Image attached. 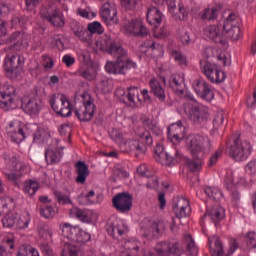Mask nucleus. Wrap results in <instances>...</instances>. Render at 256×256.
<instances>
[{"instance_id": "f257e3e1", "label": "nucleus", "mask_w": 256, "mask_h": 256, "mask_svg": "<svg viewBox=\"0 0 256 256\" xmlns=\"http://www.w3.org/2000/svg\"><path fill=\"white\" fill-rule=\"evenodd\" d=\"M96 49L105 51L116 58V61H107L105 64L106 73L112 75H127L131 69H137V62L129 57V52L120 44L113 41L111 34H104L96 42Z\"/></svg>"}, {"instance_id": "f03ea898", "label": "nucleus", "mask_w": 256, "mask_h": 256, "mask_svg": "<svg viewBox=\"0 0 256 256\" xmlns=\"http://www.w3.org/2000/svg\"><path fill=\"white\" fill-rule=\"evenodd\" d=\"M138 140H123V134L118 131H114L111 135L112 139L118 143L121 149L124 151H135L137 155H143L147 151V147L153 145V137L151 132L147 131L143 127H139L135 130Z\"/></svg>"}, {"instance_id": "7ed1b4c3", "label": "nucleus", "mask_w": 256, "mask_h": 256, "mask_svg": "<svg viewBox=\"0 0 256 256\" xmlns=\"http://www.w3.org/2000/svg\"><path fill=\"white\" fill-rule=\"evenodd\" d=\"M189 147L194 159L185 158L186 167L190 171H199L203 167V159L197 157V155L211 151V140L207 136L194 135L190 137Z\"/></svg>"}, {"instance_id": "20e7f679", "label": "nucleus", "mask_w": 256, "mask_h": 256, "mask_svg": "<svg viewBox=\"0 0 256 256\" xmlns=\"http://www.w3.org/2000/svg\"><path fill=\"white\" fill-rule=\"evenodd\" d=\"M252 152L253 146L251 142L241 140L239 136H232L227 142L226 153L235 161H246Z\"/></svg>"}, {"instance_id": "39448f33", "label": "nucleus", "mask_w": 256, "mask_h": 256, "mask_svg": "<svg viewBox=\"0 0 256 256\" xmlns=\"http://www.w3.org/2000/svg\"><path fill=\"white\" fill-rule=\"evenodd\" d=\"M63 237L69 241L76 243H89L91 241V234L81 229L79 225L73 226L70 223L64 222L60 224Z\"/></svg>"}, {"instance_id": "423d86ee", "label": "nucleus", "mask_w": 256, "mask_h": 256, "mask_svg": "<svg viewBox=\"0 0 256 256\" xmlns=\"http://www.w3.org/2000/svg\"><path fill=\"white\" fill-rule=\"evenodd\" d=\"M154 251L156 256H182L185 254V249L175 239L158 242Z\"/></svg>"}, {"instance_id": "0eeeda50", "label": "nucleus", "mask_w": 256, "mask_h": 256, "mask_svg": "<svg viewBox=\"0 0 256 256\" xmlns=\"http://www.w3.org/2000/svg\"><path fill=\"white\" fill-rule=\"evenodd\" d=\"M82 98L83 106L76 109L74 113L79 121H81L82 123H87L91 121V119H93L97 108L95 106V103H93V98L89 93L82 94Z\"/></svg>"}, {"instance_id": "6e6552de", "label": "nucleus", "mask_w": 256, "mask_h": 256, "mask_svg": "<svg viewBox=\"0 0 256 256\" xmlns=\"http://www.w3.org/2000/svg\"><path fill=\"white\" fill-rule=\"evenodd\" d=\"M25 65V56L17 53H9L4 60V69L7 77L13 79Z\"/></svg>"}, {"instance_id": "1a4fd4ad", "label": "nucleus", "mask_w": 256, "mask_h": 256, "mask_svg": "<svg viewBox=\"0 0 256 256\" xmlns=\"http://www.w3.org/2000/svg\"><path fill=\"white\" fill-rule=\"evenodd\" d=\"M49 103L57 115L61 117H71V102L65 94L52 95Z\"/></svg>"}, {"instance_id": "9d476101", "label": "nucleus", "mask_w": 256, "mask_h": 256, "mask_svg": "<svg viewBox=\"0 0 256 256\" xmlns=\"http://www.w3.org/2000/svg\"><path fill=\"white\" fill-rule=\"evenodd\" d=\"M223 30L226 33V37L232 41H239L241 37V28L239 27V19L235 13H230L224 20Z\"/></svg>"}, {"instance_id": "9b49d317", "label": "nucleus", "mask_w": 256, "mask_h": 256, "mask_svg": "<svg viewBox=\"0 0 256 256\" xmlns=\"http://www.w3.org/2000/svg\"><path fill=\"white\" fill-rule=\"evenodd\" d=\"M21 109L26 113V115H30V117H35L39 113H41V109H43V100L39 97H28L24 96L21 100Z\"/></svg>"}, {"instance_id": "f8f14e48", "label": "nucleus", "mask_w": 256, "mask_h": 256, "mask_svg": "<svg viewBox=\"0 0 256 256\" xmlns=\"http://www.w3.org/2000/svg\"><path fill=\"white\" fill-rule=\"evenodd\" d=\"M140 229L144 237L159 238L163 235V231H165V224L145 219L141 222Z\"/></svg>"}, {"instance_id": "ddd939ff", "label": "nucleus", "mask_w": 256, "mask_h": 256, "mask_svg": "<svg viewBox=\"0 0 256 256\" xmlns=\"http://www.w3.org/2000/svg\"><path fill=\"white\" fill-rule=\"evenodd\" d=\"M40 15L42 19L51 23L53 27H64L65 19L63 18V14L53 7L43 6L40 11Z\"/></svg>"}, {"instance_id": "4468645a", "label": "nucleus", "mask_w": 256, "mask_h": 256, "mask_svg": "<svg viewBox=\"0 0 256 256\" xmlns=\"http://www.w3.org/2000/svg\"><path fill=\"white\" fill-rule=\"evenodd\" d=\"M100 16L106 25H117L119 23V18L117 17V6L114 2L107 1L102 4L100 8Z\"/></svg>"}, {"instance_id": "2eb2a0df", "label": "nucleus", "mask_w": 256, "mask_h": 256, "mask_svg": "<svg viewBox=\"0 0 256 256\" xmlns=\"http://www.w3.org/2000/svg\"><path fill=\"white\" fill-rule=\"evenodd\" d=\"M123 29L126 35H133L134 37H147L149 35V29L146 28L143 21L138 19L125 22Z\"/></svg>"}, {"instance_id": "dca6fc26", "label": "nucleus", "mask_w": 256, "mask_h": 256, "mask_svg": "<svg viewBox=\"0 0 256 256\" xmlns=\"http://www.w3.org/2000/svg\"><path fill=\"white\" fill-rule=\"evenodd\" d=\"M112 203L118 213H129L133 207V196L129 193H118L112 198Z\"/></svg>"}, {"instance_id": "f3484780", "label": "nucleus", "mask_w": 256, "mask_h": 256, "mask_svg": "<svg viewBox=\"0 0 256 256\" xmlns=\"http://www.w3.org/2000/svg\"><path fill=\"white\" fill-rule=\"evenodd\" d=\"M193 89L198 97L207 103H211L212 100L215 99V93L204 79L195 80Z\"/></svg>"}, {"instance_id": "a211bd4d", "label": "nucleus", "mask_w": 256, "mask_h": 256, "mask_svg": "<svg viewBox=\"0 0 256 256\" xmlns=\"http://www.w3.org/2000/svg\"><path fill=\"white\" fill-rule=\"evenodd\" d=\"M189 115L194 123H204L209 119V108L199 102L191 105Z\"/></svg>"}, {"instance_id": "6ab92c4d", "label": "nucleus", "mask_w": 256, "mask_h": 256, "mask_svg": "<svg viewBox=\"0 0 256 256\" xmlns=\"http://www.w3.org/2000/svg\"><path fill=\"white\" fill-rule=\"evenodd\" d=\"M189 115L194 123H204L209 119V108L199 102L191 105Z\"/></svg>"}, {"instance_id": "aec40b11", "label": "nucleus", "mask_w": 256, "mask_h": 256, "mask_svg": "<svg viewBox=\"0 0 256 256\" xmlns=\"http://www.w3.org/2000/svg\"><path fill=\"white\" fill-rule=\"evenodd\" d=\"M6 132L13 143H21L25 141V130L21 127V122L17 120L9 122L6 127Z\"/></svg>"}, {"instance_id": "412c9836", "label": "nucleus", "mask_w": 256, "mask_h": 256, "mask_svg": "<svg viewBox=\"0 0 256 256\" xmlns=\"http://www.w3.org/2000/svg\"><path fill=\"white\" fill-rule=\"evenodd\" d=\"M203 73L211 83H223L227 79V74L219 70L216 66L206 63L203 67Z\"/></svg>"}, {"instance_id": "4be33fe9", "label": "nucleus", "mask_w": 256, "mask_h": 256, "mask_svg": "<svg viewBox=\"0 0 256 256\" xmlns=\"http://www.w3.org/2000/svg\"><path fill=\"white\" fill-rule=\"evenodd\" d=\"M70 29L73 31L75 37L79 39V41L85 43L87 47H91V33L85 29V26L76 20H72L70 22Z\"/></svg>"}, {"instance_id": "5701e85b", "label": "nucleus", "mask_w": 256, "mask_h": 256, "mask_svg": "<svg viewBox=\"0 0 256 256\" xmlns=\"http://www.w3.org/2000/svg\"><path fill=\"white\" fill-rule=\"evenodd\" d=\"M183 137H185V127H183V122L178 121L168 127V138L174 145L181 143Z\"/></svg>"}, {"instance_id": "b1692460", "label": "nucleus", "mask_w": 256, "mask_h": 256, "mask_svg": "<svg viewBox=\"0 0 256 256\" xmlns=\"http://www.w3.org/2000/svg\"><path fill=\"white\" fill-rule=\"evenodd\" d=\"M15 101V87L7 86L5 90L0 91V107L5 111H9L13 107Z\"/></svg>"}, {"instance_id": "393cba45", "label": "nucleus", "mask_w": 256, "mask_h": 256, "mask_svg": "<svg viewBox=\"0 0 256 256\" xmlns=\"http://www.w3.org/2000/svg\"><path fill=\"white\" fill-rule=\"evenodd\" d=\"M150 93L154 95L160 103H165L167 99V94H165V86L157 78H152L149 80Z\"/></svg>"}, {"instance_id": "a878e982", "label": "nucleus", "mask_w": 256, "mask_h": 256, "mask_svg": "<svg viewBox=\"0 0 256 256\" xmlns=\"http://www.w3.org/2000/svg\"><path fill=\"white\" fill-rule=\"evenodd\" d=\"M205 217H209L216 229H219V223L225 219V208L222 206H214L212 209L206 211L202 219Z\"/></svg>"}, {"instance_id": "bb28decb", "label": "nucleus", "mask_w": 256, "mask_h": 256, "mask_svg": "<svg viewBox=\"0 0 256 256\" xmlns=\"http://www.w3.org/2000/svg\"><path fill=\"white\" fill-rule=\"evenodd\" d=\"M146 19L149 25H153V27H159V25L163 23L165 15H163V12L160 11L159 8L152 6L148 8Z\"/></svg>"}, {"instance_id": "cd10ccee", "label": "nucleus", "mask_w": 256, "mask_h": 256, "mask_svg": "<svg viewBox=\"0 0 256 256\" xmlns=\"http://www.w3.org/2000/svg\"><path fill=\"white\" fill-rule=\"evenodd\" d=\"M71 217H75L81 223H93V211L74 207L70 210Z\"/></svg>"}, {"instance_id": "c85d7f7f", "label": "nucleus", "mask_w": 256, "mask_h": 256, "mask_svg": "<svg viewBox=\"0 0 256 256\" xmlns=\"http://www.w3.org/2000/svg\"><path fill=\"white\" fill-rule=\"evenodd\" d=\"M139 87L130 86L127 88L126 103H129L130 107H139L143 103L141 97H139Z\"/></svg>"}, {"instance_id": "c756f323", "label": "nucleus", "mask_w": 256, "mask_h": 256, "mask_svg": "<svg viewBox=\"0 0 256 256\" xmlns=\"http://www.w3.org/2000/svg\"><path fill=\"white\" fill-rule=\"evenodd\" d=\"M162 157L163 159L159 163H161V165H167L168 167L177 165V163H179L183 159V156L181 155V153H179V150L177 149L166 152V154H162Z\"/></svg>"}, {"instance_id": "7c9ffc66", "label": "nucleus", "mask_w": 256, "mask_h": 256, "mask_svg": "<svg viewBox=\"0 0 256 256\" xmlns=\"http://www.w3.org/2000/svg\"><path fill=\"white\" fill-rule=\"evenodd\" d=\"M63 147L55 148V149H47L45 151V159L48 165H56V163H60L63 158Z\"/></svg>"}, {"instance_id": "2f4dec72", "label": "nucleus", "mask_w": 256, "mask_h": 256, "mask_svg": "<svg viewBox=\"0 0 256 256\" xmlns=\"http://www.w3.org/2000/svg\"><path fill=\"white\" fill-rule=\"evenodd\" d=\"M76 169V183H80L81 185L85 184L87 181V176L89 175V166L85 164L83 161H78L75 163Z\"/></svg>"}, {"instance_id": "473e14b6", "label": "nucleus", "mask_w": 256, "mask_h": 256, "mask_svg": "<svg viewBox=\"0 0 256 256\" xmlns=\"http://www.w3.org/2000/svg\"><path fill=\"white\" fill-rule=\"evenodd\" d=\"M204 34L206 37H209L214 43H221L225 45V40H223V36L221 35V29L217 25H210L204 30Z\"/></svg>"}, {"instance_id": "72a5a7b5", "label": "nucleus", "mask_w": 256, "mask_h": 256, "mask_svg": "<svg viewBox=\"0 0 256 256\" xmlns=\"http://www.w3.org/2000/svg\"><path fill=\"white\" fill-rule=\"evenodd\" d=\"M185 79L180 75L172 76L170 80V87L179 97H183L185 93Z\"/></svg>"}, {"instance_id": "f704fd0d", "label": "nucleus", "mask_w": 256, "mask_h": 256, "mask_svg": "<svg viewBox=\"0 0 256 256\" xmlns=\"http://www.w3.org/2000/svg\"><path fill=\"white\" fill-rule=\"evenodd\" d=\"M202 21H215L219 17V7H207L199 13Z\"/></svg>"}, {"instance_id": "c9c22d12", "label": "nucleus", "mask_w": 256, "mask_h": 256, "mask_svg": "<svg viewBox=\"0 0 256 256\" xmlns=\"http://www.w3.org/2000/svg\"><path fill=\"white\" fill-rule=\"evenodd\" d=\"M5 163L8 165L12 163L13 165V171H17L18 173H23L25 169H27V166L22 161L17 160V157L12 156L11 158L8 156V154L3 155Z\"/></svg>"}, {"instance_id": "e433bc0d", "label": "nucleus", "mask_w": 256, "mask_h": 256, "mask_svg": "<svg viewBox=\"0 0 256 256\" xmlns=\"http://www.w3.org/2000/svg\"><path fill=\"white\" fill-rule=\"evenodd\" d=\"M214 248H210V252L213 256H223V242H221V239L217 236H213L212 238H209V245H213Z\"/></svg>"}, {"instance_id": "4c0bfd02", "label": "nucleus", "mask_w": 256, "mask_h": 256, "mask_svg": "<svg viewBox=\"0 0 256 256\" xmlns=\"http://www.w3.org/2000/svg\"><path fill=\"white\" fill-rule=\"evenodd\" d=\"M39 191V182L33 179L24 182L23 192L28 197H33Z\"/></svg>"}, {"instance_id": "58836bf2", "label": "nucleus", "mask_w": 256, "mask_h": 256, "mask_svg": "<svg viewBox=\"0 0 256 256\" xmlns=\"http://www.w3.org/2000/svg\"><path fill=\"white\" fill-rule=\"evenodd\" d=\"M29 223H31V214H29V212L21 215L16 214V229H27V227H29Z\"/></svg>"}, {"instance_id": "ea45409f", "label": "nucleus", "mask_w": 256, "mask_h": 256, "mask_svg": "<svg viewBox=\"0 0 256 256\" xmlns=\"http://www.w3.org/2000/svg\"><path fill=\"white\" fill-rule=\"evenodd\" d=\"M2 225L6 229H16L17 225V213L9 212L2 218Z\"/></svg>"}, {"instance_id": "a19ab883", "label": "nucleus", "mask_w": 256, "mask_h": 256, "mask_svg": "<svg viewBox=\"0 0 256 256\" xmlns=\"http://www.w3.org/2000/svg\"><path fill=\"white\" fill-rule=\"evenodd\" d=\"M107 232L111 235V237H121L123 233H125V229L123 228V222L121 221H114L110 224L107 229Z\"/></svg>"}, {"instance_id": "79ce46f5", "label": "nucleus", "mask_w": 256, "mask_h": 256, "mask_svg": "<svg viewBox=\"0 0 256 256\" xmlns=\"http://www.w3.org/2000/svg\"><path fill=\"white\" fill-rule=\"evenodd\" d=\"M125 247L126 249H128V251L121 252L119 256H139L138 241H135V242L128 241L125 243Z\"/></svg>"}, {"instance_id": "37998d69", "label": "nucleus", "mask_w": 256, "mask_h": 256, "mask_svg": "<svg viewBox=\"0 0 256 256\" xmlns=\"http://www.w3.org/2000/svg\"><path fill=\"white\" fill-rule=\"evenodd\" d=\"M204 192L209 199L214 201H221L223 199V192L218 187L207 186L204 188Z\"/></svg>"}, {"instance_id": "c03bdc74", "label": "nucleus", "mask_w": 256, "mask_h": 256, "mask_svg": "<svg viewBox=\"0 0 256 256\" xmlns=\"http://www.w3.org/2000/svg\"><path fill=\"white\" fill-rule=\"evenodd\" d=\"M80 255H81V249L79 248V246H75L70 243H66L61 252V256H80Z\"/></svg>"}, {"instance_id": "a18cd8bd", "label": "nucleus", "mask_w": 256, "mask_h": 256, "mask_svg": "<svg viewBox=\"0 0 256 256\" xmlns=\"http://www.w3.org/2000/svg\"><path fill=\"white\" fill-rule=\"evenodd\" d=\"M86 30L90 33L91 47H93V34L97 33L98 35H101L104 31L103 26L98 21H95L89 23Z\"/></svg>"}, {"instance_id": "49530a36", "label": "nucleus", "mask_w": 256, "mask_h": 256, "mask_svg": "<svg viewBox=\"0 0 256 256\" xmlns=\"http://www.w3.org/2000/svg\"><path fill=\"white\" fill-rule=\"evenodd\" d=\"M49 137H51L49 131L45 130L44 128H38L33 134V141L34 143H45Z\"/></svg>"}, {"instance_id": "de8ad7c7", "label": "nucleus", "mask_w": 256, "mask_h": 256, "mask_svg": "<svg viewBox=\"0 0 256 256\" xmlns=\"http://www.w3.org/2000/svg\"><path fill=\"white\" fill-rule=\"evenodd\" d=\"M157 49H161V45L152 40H146L140 46V52H142L144 55H147L149 51H155Z\"/></svg>"}, {"instance_id": "09e8293b", "label": "nucleus", "mask_w": 256, "mask_h": 256, "mask_svg": "<svg viewBox=\"0 0 256 256\" xmlns=\"http://www.w3.org/2000/svg\"><path fill=\"white\" fill-rule=\"evenodd\" d=\"M17 256H39V250L32 246H21L18 250Z\"/></svg>"}, {"instance_id": "8fccbe9b", "label": "nucleus", "mask_w": 256, "mask_h": 256, "mask_svg": "<svg viewBox=\"0 0 256 256\" xmlns=\"http://www.w3.org/2000/svg\"><path fill=\"white\" fill-rule=\"evenodd\" d=\"M184 243L186 244L187 251L191 253L192 255H197V246L195 245V240H193V237L191 234L184 235Z\"/></svg>"}, {"instance_id": "3c124183", "label": "nucleus", "mask_w": 256, "mask_h": 256, "mask_svg": "<svg viewBox=\"0 0 256 256\" xmlns=\"http://www.w3.org/2000/svg\"><path fill=\"white\" fill-rule=\"evenodd\" d=\"M172 208H191V204L189 200L185 197H176L173 199V206Z\"/></svg>"}, {"instance_id": "603ef678", "label": "nucleus", "mask_w": 256, "mask_h": 256, "mask_svg": "<svg viewBox=\"0 0 256 256\" xmlns=\"http://www.w3.org/2000/svg\"><path fill=\"white\" fill-rule=\"evenodd\" d=\"M172 57L180 67H187V57L183 53L175 50L172 52Z\"/></svg>"}, {"instance_id": "864d4df0", "label": "nucleus", "mask_w": 256, "mask_h": 256, "mask_svg": "<svg viewBox=\"0 0 256 256\" xmlns=\"http://www.w3.org/2000/svg\"><path fill=\"white\" fill-rule=\"evenodd\" d=\"M41 217L44 219H53L55 217V209L53 206H45L39 209Z\"/></svg>"}, {"instance_id": "5fc2aeb1", "label": "nucleus", "mask_w": 256, "mask_h": 256, "mask_svg": "<svg viewBox=\"0 0 256 256\" xmlns=\"http://www.w3.org/2000/svg\"><path fill=\"white\" fill-rule=\"evenodd\" d=\"M246 245L248 249H256V232L250 231L246 234Z\"/></svg>"}, {"instance_id": "6e6d98bb", "label": "nucleus", "mask_w": 256, "mask_h": 256, "mask_svg": "<svg viewBox=\"0 0 256 256\" xmlns=\"http://www.w3.org/2000/svg\"><path fill=\"white\" fill-rule=\"evenodd\" d=\"M221 157H223V149L219 148L214 154L210 156L208 167H214V165H217V161H219Z\"/></svg>"}, {"instance_id": "4d7b16f0", "label": "nucleus", "mask_w": 256, "mask_h": 256, "mask_svg": "<svg viewBox=\"0 0 256 256\" xmlns=\"http://www.w3.org/2000/svg\"><path fill=\"white\" fill-rule=\"evenodd\" d=\"M144 127H148V129H150L152 131V133L154 135H156L157 137H159V135H163V131H161V129L157 128V126H155V124H153V120H149L146 119L143 122Z\"/></svg>"}, {"instance_id": "13d9d810", "label": "nucleus", "mask_w": 256, "mask_h": 256, "mask_svg": "<svg viewBox=\"0 0 256 256\" xmlns=\"http://www.w3.org/2000/svg\"><path fill=\"white\" fill-rule=\"evenodd\" d=\"M167 152H165V147L162 144H157L155 148V154L154 159L157 161V163H161L163 159V155H166Z\"/></svg>"}, {"instance_id": "bf43d9fd", "label": "nucleus", "mask_w": 256, "mask_h": 256, "mask_svg": "<svg viewBox=\"0 0 256 256\" xmlns=\"http://www.w3.org/2000/svg\"><path fill=\"white\" fill-rule=\"evenodd\" d=\"M39 247L43 256H55V251L48 243L42 242Z\"/></svg>"}, {"instance_id": "052dcab7", "label": "nucleus", "mask_w": 256, "mask_h": 256, "mask_svg": "<svg viewBox=\"0 0 256 256\" xmlns=\"http://www.w3.org/2000/svg\"><path fill=\"white\" fill-rule=\"evenodd\" d=\"M177 219H184L191 213V208H172Z\"/></svg>"}, {"instance_id": "680f3d73", "label": "nucleus", "mask_w": 256, "mask_h": 256, "mask_svg": "<svg viewBox=\"0 0 256 256\" xmlns=\"http://www.w3.org/2000/svg\"><path fill=\"white\" fill-rule=\"evenodd\" d=\"M57 197V201L58 203H60V205H71L72 201H71V197H69L66 194H63L61 192L56 194Z\"/></svg>"}, {"instance_id": "e2e57ef3", "label": "nucleus", "mask_w": 256, "mask_h": 256, "mask_svg": "<svg viewBox=\"0 0 256 256\" xmlns=\"http://www.w3.org/2000/svg\"><path fill=\"white\" fill-rule=\"evenodd\" d=\"M115 97L122 103H127V90L125 88H118L115 91Z\"/></svg>"}, {"instance_id": "0e129e2a", "label": "nucleus", "mask_w": 256, "mask_h": 256, "mask_svg": "<svg viewBox=\"0 0 256 256\" xmlns=\"http://www.w3.org/2000/svg\"><path fill=\"white\" fill-rule=\"evenodd\" d=\"M78 75L87 81H93V79H95V73L91 72L90 69L80 70Z\"/></svg>"}, {"instance_id": "69168bd1", "label": "nucleus", "mask_w": 256, "mask_h": 256, "mask_svg": "<svg viewBox=\"0 0 256 256\" xmlns=\"http://www.w3.org/2000/svg\"><path fill=\"white\" fill-rule=\"evenodd\" d=\"M138 0H121V5L126 11H131L137 6Z\"/></svg>"}, {"instance_id": "338daca9", "label": "nucleus", "mask_w": 256, "mask_h": 256, "mask_svg": "<svg viewBox=\"0 0 256 256\" xmlns=\"http://www.w3.org/2000/svg\"><path fill=\"white\" fill-rule=\"evenodd\" d=\"M230 191V197L233 205H239V201H241V194L237 191V188H233Z\"/></svg>"}, {"instance_id": "774afa93", "label": "nucleus", "mask_w": 256, "mask_h": 256, "mask_svg": "<svg viewBox=\"0 0 256 256\" xmlns=\"http://www.w3.org/2000/svg\"><path fill=\"white\" fill-rule=\"evenodd\" d=\"M229 245H230V247L228 249V252H227L226 256H232L233 253L237 249H239V242H237V239H235V238L230 239Z\"/></svg>"}]
</instances>
